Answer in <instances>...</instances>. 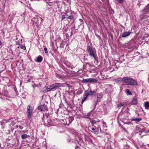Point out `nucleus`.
Wrapping results in <instances>:
<instances>
[{"mask_svg": "<svg viewBox=\"0 0 149 149\" xmlns=\"http://www.w3.org/2000/svg\"><path fill=\"white\" fill-rule=\"evenodd\" d=\"M123 84L125 85H135L137 84L136 81L129 77L123 78Z\"/></svg>", "mask_w": 149, "mask_h": 149, "instance_id": "nucleus-1", "label": "nucleus"}, {"mask_svg": "<svg viewBox=\"0 0 149 149\" xmlns=\"http://www.w3.org/2000/svg\"><path fill=\"white\" fill-rule=\"evenodd\" d=\"M97 81V79L91 78L84 79L81 80V82L83 83H96Z\"/></svg>", "mask_w": 149, "mask_h": 149, "instance_id": "nucleus-2", "label": "nucleus"}, {"mask_svg": "<svg viewBox=\"0 0 149 149\" xmlns=\"http://www.w3.org/2000/svg\"><path fill=\"white\" fill-rule=\"evenodd\" d=\"M33 110V107L31 106L30 105H29L27 107V117L29 119L31 118Z\"/></svg>", "mask_w": 149, "mask_h": 149, "instance_id": "nucleus-3", "label": "nucleus"}, {"mask_svg": "<svg viewBox=\"0 0 149 149\" xmlns=\"http://www.w3.org/2000/svg\"><path fill=\"white\" fill-rule=\"evenodd\" d=\"M88 51L90 56L93 57L95 60H97L96 57L93 54V52L91 47L89 46L88 47Z\"/></svg>", "mask_w": 149, "mask_h": 149, "instance_id": "nucleus-4", "label": "nucleus"}, {"mask_svg": "<svg viewBox=\"0 0 149 149\" xmlns=\"http://www.w3.org/2000/svg\"><path fill=\"white\" fill-rule=\"evenodd\" d=\"M61 85V83H55L53 84L50 86V87H51V89L52 91H54L57 88L60 87Z\"/></svg>", "mask_w": 149, "mask_h": 149, "instance_id": "nucleus-5", "label": "nucleus"}, {"mask_svg": "<svg viewBox=\"0 0 149 149\" xmlns=\"http://www.w3.org/2000/svg\"><path fill=\"white\" fill-rule=\"evenodd\" d=\"M38 109L41 111H44L47 110L48 111V109L47 108V106L45 104L41 105L40 106H39L38 107Z\"/></svg>", "mask_w": 149, "mask_h": 149, "instance_id": "nucleus-6", "label": "nucleus"}, {"mask_svg": "<svg viewBox=\"0 0 149 149\" xmlns=\"http://www.w3.org/2000/svg\"><path fill=\"white\" fill-rule=\"evenodd\" d=\"M64 15L62 16V19L63 20L65 19H71L73 18V17L72 16H68L66 13H64Z\"/></svg>", "mask_w": 149, "mask_h": 149, "instance_id": "nucleus-7", "label": "nucleus"}, {"mask_svg": "<svg viewBox=\"0 0 149 149\" xmlns=\"http://www.w3.org/2000/svg\"><path fill=\"white\" fill-rule=\"evenodd\" d=\"M131 103L132 104L134 105H136L138 104V100L136 96L133 97Z\"/></svg>", "mask_w": 149, "mask_h": 149, "instance_id": "nucleus-8", "label": "nucleus"}, {"mask_svg": "<svg viewBox=\"0 0 149 149\" xmlns=\"http://www.w3.org/2000/svg\"><path fill=\"white\" fill-rule=\"evenodd\" d=\"M142 11L145 13H147L149 12V4Z\"/></svg>", "mask_w": 149, "mask_h": 149, "instance_id": "nucleus-9", "label": "nucleus"}, {"mask_svg": "<svg viewBox=\"0 0 149 149\" xmlns=\"http://www.w3.org/2000/svg\"><path fill=\"white\" fill-rule=\"evenodd\" d=\"M86 91L89 94V95H93L95 93V92L92 91L90 88H88L87 90H86Z\"/></svg>", "mask_w": 149, "mask_h": 149, "instance_id": "nucleus-10", "label": "nucleus"}, {"mask_svg": "<svg viewBox=\"0 0 149 149\" xmlns=\"http://www.w3.org/2000/svg\"><path fill=\"white\" fill-rule=\"evenodd\" d=\"M144 106L145 109L146 110H149V102L146 101L144 103Z\"/></svg>", "mask_w": 149, "mask_h": 149, "instance_id": "nucleus-11", "label": "nucleus"}, {"mask_svg": "<svg viewBox=\"0 0 149 149\" xmlns=\"http://www.w3.org/2000/svg\"><path fill=\"white\" fill-rule=\"evenodd\" d=\"M114 81L116 82L120 83L122 82L123 83V78H119L114 80Z\"/></svg>", "mask_w": 149, "mask_h": 149, "instance_id": "nucleus-12", "label": "nucleus"}, {"mask_svg": "<svg viewBox=\"0 0 149 149\" xmlns=\"http://www.w3.org/2000/svg\"><path fill=\"white\" fill-rule=\"evenodd\" d=\"M131 33V32H124L122 36L123 37H125L129 36Z\"/></svg>", "mask_w": 149, "mask_h": 149, "instance_id": "nucleus-13", "label": "nucleus"}, {"mask_svg": "<svg viewBox=\"0 0 149 149\" xmlns=\"http://www.w3.org/2000/svg\"><path fill=\"white\" fill-rule=\"evenodd\" d=\"M32 21L33 22V24L35 23L36 24H38V18L34 17L33 18Z\"/></svg>", "mask_w": 149, "mask_h": 149, "instance_id": "nucleus-14", "label": "nucleus"}, {"mask_svg": "<svg viewBox=\"0 0 149 149\" xmlns=\"http://www.w3.org/2000/svg\"><path fill=\"white\" fill-rule=\"evenodd\" d=\"M102 98V95L100 94H98L97 96V102H100L101 101V100Z\"/></svg>", "mask_w": 149, "mask_h": 149, "instance_id": "nucleus-15", "label": "nucleus"}, {"mask_svg": "<svg viewBox=\"0 0 149 149\" xmlns=\"http://www.w3.org/2000/svg\"><path fill=\"white\" fill-rule=\"evenodd\" d=\"M42 60V57L40 56H39L38 57L37 59V60L36 61L37 62H41Z\"/></svg>", "mask_w": 149, "mask_h": 149, "instance_id": "nucleus-16", "label": "nucleus"}, {"mask_svg": "<svg viewBox=\"0 0 149 149\" xmlns=\"http://www.w3.org/2000/svg\"><path fill=\"white\" fill-rule=\"evenodd\" d=\"M125 93L127 95H132V93H131L129 89H127L126 90Z\"/></svg>", "mask_w": 149, "mask_h": 149, "instance_id": "nucleus-17", "label": "nucleus"}, {"mask_svg": "<svg viewBox=\"0 0 149 149\" xmlns=\"http://www.w3.org/2000/svg\"><path fill=\"white\" fill-rule=\"evenodd\" d=\"M29 136L26 134H24L22 135L21 136V137L22 139H25L28 138Z\"/></svg>", "mask_w": 149, "mask_h": 149, "instance_id": "nucleus-18", "label": "nucleus"}, {"mask_svg": "<svg viewBox=\"0 0 149 149\" xmlns=\"http://www.w3.org/2000/svg\"><path fill=\"white\" fill-rule=\"evenodd\" d=\"M88 128L89 130H92V132H94L96 130L95 127H95L90 126Z\"/></svg>", "mask_w": 149, "mask_h": 149, "instance_id": "nucleus-19", "label": "nucleus"}, {"mask_svg": "<svg viewBox=\"0 0 149 149\" xmlns=\"http://www.w3.org/2000/svg\"><path fill=\"white\" fill-rule=\"evenodd\" d=\"M132 120L136 121L139 122L141 120V118H133Z\"/></svg>", "mask_w": 149, "mask_h": 149, "instance_id": "nucleus-20", "label": "nucleus"}, {"mask_svg": "<svg viewBox=\"0 0 149 149\" xmlns=\"http://www.w3.org/2000/svg\"><path fill=\"white\" fill-rule=\"evenodd\" d=\"M91 122L92 124V126L95 127L94 124L96 123V121L95 120H92L91 121Z\"/></svg>", "mask_w": 149, "mask_h": 149, "instance_id": "nucleus-21", "label": "nucleus"}, {"mask_svg": "<svg viewBox=\"0 0 149 149\" xmlns=\"http://www.w3.org/2000/svg\"><path fill=\"white\" fill-rule=\"evenodd\" d=\"M87 99V97H84L82 100L81 103H83Z\"/></svg>", "mask_w": 149, "mask_h": 149, "instance_id": "nucleus-22", "label": "nucleus"}, {"mask_svg": "<svg viewBox=\"0 0 149 149\" xmlns=\"http://www.w3.org/2000/svg\"><path fill=\"white\" fill-rule=\"evenodd\" d=\"M85 94H84V97H87L89 96V94H88V93H87V92L86 91H85Z\"/></svg>", "mask_w": 149, "mask_h": 149, "instance_id": "nucleus-23", "label": "nucleus"}, {"mask_svg": "<svg viewBox=\"0 0 149 149\" xmlns=\"http://www.w3.org/2000/svg\"><path fill=\"white\" fill-rule=\"evenodd\" d=\"M47 91H49L52 90L51 89V87H50V86H47Z\"/></svg>", "mask_w": 149, "mask_h": 149, "instance_id": "nucleus-24", "label": "nucleus"}, {"mask_svg": "<svg viewBox=\"0 0 149 149\" xmlns=\"http://www.w3.org/2000/svg\"><path fill=\"white\" fill-rule=\"evenodd\" d=\"M124 105V104L120 103L119 104H118L117 105V107H121L123 106Z\"/></svg>", "mask_w": 149, "mask_h": 149, "instance_id": "nucleus-25", "label": "nucleus"}, {"mask_svg": "<svg viewBox=\"0 0 149 149\" xmlns=\"http://www.w3.org/2000/svg\"><path fill=\"white\" fill-rule=\"evenodd\" d=\"M44 50L45 53L47 54L48 53L47 51V48L45 47L44 48Z\"/></svg>", "mask_w": 149, "mask_h": 149, "instance_id": "nucleus-26", "label": "nucleus"}, {"mask_svg": "<svg viewBox=\"0 0 149 149\" xmlns=\"http://www.w3.org/2000/svg\"><path fill=\"white\" fill-rule=\"evenodd\" d=\"M124 0H117L118 2L120 3H122Z\"/></svg>", "mask_w": 149, "mask_h": 149, "instance_id": "nucleus-27", "label": "nucleus"}, {"mask_svg": "<svg viewBox=\"0 0 149 149\" xmlns=\"http://www.w3.org/2000/svg\"><path fill=\"white\" fill-rule=\"evenodd\" d=\"M20 47L22 49H24V48L25 47V46L22 45H21L20 46Z\"/></svg>", "mask_w": 149, "mask_h": 149, "instance_id": "nucleus-28", "label": "nucleus"}, {"mask_svg": "<svg viewBox=\"0 0 149 149\" xmlns=\"http://www.w3.org/2000/svg\"><path fill=\"white\" fill-rule=\"evenodd\" d=\"M70 123H71V122H70V121H69V123H66V125H69V124Z\"/></svg>", "mask_w": 149, "mask_h": 149, "instance_id": "nucleus-29", "label": "nucleus"}, {"mask_svg": "<svg viewBox=\"0 0 149 149\" xmlns=\"http://www.w3.org/2000/svg\"><path fill=\"white\" fill-rule=\"evenodd\" d=\"M90 116V114L89 113H88L87 114V116L89 117V116Z\"/></svg>", "mask_w": 149, "mask_h": 149, "instance_id": "nucleus-30", "label": "nucleus"}, {"mask_svg": "<svg viewBox=\"0 0 149 149\" xmlns=\"http://www.w3.org/2000/svg\"><path fill=\"white\" fill-rule=\"evenodd\" d=\"M14 90H15V91L16 92V89H15V88H14Z\"/></svg>", "mask_w": 149, "mask_h": 149, "instance_id": "nucleus-31", "label": "nucleus"}, {"mask_svg": "<svg viewBox=\"0 0 149 149\" xmlns=\"http://www.w3.org/2000/svg\"><path fill=\"white\" fill-rule=\"evenodd\" d=\"M103 123L104 124H105V123H104V122Z\"/></svg>", "mask_w": 149, "mask_h": 149, "instance_id": "nucleus-32", "label": "nucleus"}]
</instances>
